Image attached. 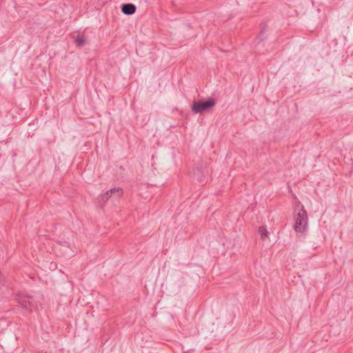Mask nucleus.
Returning a JSON list of instances; mask_svg holds the SVG:
<instances>
[{
  "mask_svg": "<svg viewBox=\"0 0 353 353\" xmlns=\"http://www.w3.org/2000/svg\"><path fill=\"white\" fill-rule=\"evenodd\" d=\"M308 223V217L306 210L303 205L296 215V222L294 224V230L296 232L303 233L306 230Z\"/></svg>",
  "mask_w": 353,
  "mask_h": 353,
  "instance_id": "f257e3e1",
  "label": "nucleus"
},
{
  "mask_svg": "<svg viewBox=\"0 0 353 353\" xmlns=\"http://www.w3.org/2000/svg\"><path fill=\"white\" fill-rule=\"evenodd\" d=\"M215 104V100L212 98H210L205 101H194L191 106V110L194 114L202 113L213 108Z\"/></svg>",
  "mask_w": 353,
  "mask_h": 353,
  "instance_id": "f03ea898",
  "label": "nucleus"
},
{
  "mask_svg": "<svg viewBox=\"0 0 353 353\" xmlns=\"http://www.w3.org/2000/svg\"><path fill=\"white\" fill-rule=\"evenodd\" d=\"M123 194V189L121 188H114L108 190L105 194H101V200L104 202L108 201L112 196L115 198L121 197Z\"/></svg>",
  "mask_w": 353,
  "mask_h": 353,
  "instance_id": "7ed1b4c3",
  "label": "nucleus"
},
{
  "mask_svg": "<svg viewBox=\"0 0 353 353\" xmlns=\"http://www.w3.org/2000/svg\"><path fill=\"white\" fill-rule=\"evenodd\" d=\"M32 297L24 294H19L16 297L17 303L25 309H28L31 306Z\"/></svg>",
  "mask_w": 353,
  "mask_h": 353,
  "instance_id": "20e7f679",
  "label": "nucleus"
},
{
  "mask_svg": "<svg viewBox=\"0 0 353 353\" xmlns=\"http://www.w3.org/2000/svg\"><path fill=\"white\" fill-rule=\"evenodd\" d=\"M121 11L125 14L131 15L135 13L136 6L132 3H124L121 6Z\"/></svg>",
  "mask_w": 353,
  "mask_h": 353,
  "instance_id": "39448f33",
  "label": "nucleus"
},
{
  "mask_svg": "<svg viewBox=\"0 0 353 353\" xmlns=\"http://www.w3.org/2000/svg\"><path fill=\"white\" fill-rule=\"evenodd\" d=\"M72 37L74 40V43L76 44V46L77 47L81 48V47L84 46L86 44V38H85V35L78 34L77 36L74 35Z\"/></svg>",
  "mask_w": 353,
  "mask_h": 353,
  "instance_id": "423d86ee",
  "label": "nucleus"
},
{
  "mask_svg": "<svg viewBox=\"0 0 353 353\" xmlns=\"http://www.w3.org/2000/svg\"><path fill=\"white\" fill-rule=\"evenodd\" d=\"M259 233L260 234L261 239L263 241H265L268 238V232L264 226L259 227Z\"/></svg>",
  "mask_w": 353,
  "mask_h": 353,
  "instance_id": "0eeeda50",
  "label": "nucleus"
},
{
  "mask_svg": "<svg viewBox=\"0 0 353 353\" xmlns=\"http://www.w3.org/2000/svg\"><path fill=\"white\" fill-rule=\"evenodd\" d=\"M197 180L200 182V183H204L205 182V179H202V177H200V178H198Z\"/></svg>",
  "mask_w": 353,
  "mask_h": 353,
  "instance_id": "6e6552de",
  "label": "nucleus"
},
{
  "mask_svg": "<svg viewBox=\"0 0 353 353\" xmlns=\"http://www.w3.org/2000/svg\"><path fill=\"white\" fill-rule=\"evenodd\" d=\"M265 31V28H263L260 32V36H263V32Z\"/></svg>",
  "mask_w": 353,
  "mask_h": 353,
  "instance_id": "1a4fd4ad",
  "label": "nucleus"
}]
</instances>
